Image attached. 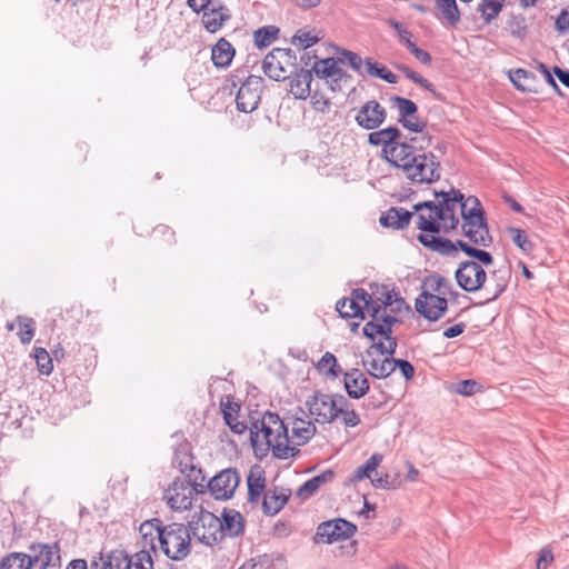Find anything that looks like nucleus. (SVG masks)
<instances>
[{
    "mask_svg": "<svg viewBox=\"0 0 569 569\" xmlns=\"http://www.w3.org/2000/svg\"><path fill=\"white\" fill-rule=\"evenodd\" d=\"M249 429L252 446L267 445L279 459L296 456L299 452L297 447L308 442L316 433V427L311 421L296 419L289 435L284 422L277 413L270 411L252 421Z\"/></svg>",
    "mask_w": 569,
    "mask_h": 569,
    "instance_id": "f257e3e1",
    "label": "nucleus"
},
{
    "mask_svg": "<svg viewBox=\"0 0 569 569\" xmlns=\"http://www.w3.org/2000/svg\"><path fill=\"white\" fill-rule=\"evenodd\" d=\"M431 138L427 136L412 137L403 144L389 150L391 164L402 171L403 176L415 183L430 184L441 177V166L438 158L427 151Z\"/></svg>",
    "mask_w": 569,
    "mask_h": 569,
    "instance_id": "f03ea898",
    "label": "nucleus"
},
{
    "mask_svg": "<svg viewBox=\"0 0 569 569\" xmlns=\"http://www.w3.org/2000/svg\"><path fill=\"white\" fill-rule=\"evenodd\" d=\"M140 530L146 545L148 542L147 538L150 536L151 549L156 550L153 540L157 538L160 549L173 561H181L190 555V526L187 527L183 523L177 522L162 526L159 519H152L142 523Z\"/></svg>",
    "mask_w": 569,
    "mask_h": 569,
    "instance_id": "7ed1b4c3",
    "label": "nucleus"
},
{
    "mask_svg": "<svg viewBox=\"0 0 569 569\" xmlns=\"http://www.w3.org/2000/svg\"><path fill=\"white\" fill-rule=\"evenodd\" d=\"M57 543L31 545L27 552H11L0 559V569H57L60 567Z\"/></svg>",
    "mask_w": 569,
    "mask_h": 569,
    "instance_id": "20e7f679",
    "label": "nucleus"
},
{
    "mask_svg": "<svg viewBox=\"0 0 569 569\" xmlns=\"http://www.w3.org/2000/svg\"><path fill=\"white\" fill-rule=\"evenodd\" d=\"M460 211L463 220V236L476 246L489 247L492 242V238L489 234V230L483 218L485 212L479 199L473 196L468 198L463 197Z\"/></svg>",
    "mask_w": 569,
    "mask_h": 569,
    "instance_id": "39448f33",
    "label": "nucleus"
},
{
    "mask_svg": "<svg viewBox=\"0 0 569 569\" xmlns=\"http://www.w3.org/2000/svg\"><path fill=\"white\" fill-rule=\"evenodd\" d=\"M347 405V399L341 395H327L322 392H315L306 400V407L316 422L329 423L333 421L340 412H343V407Z\"/></svg>",
    "mask_w": 569,
    "mask_h": 569,
    "instance_id": "423d86ee",
    "label": "nucleus"
},
{
    "mask_svg": "<svg viewBox=\"0 0 569 569\" xmlns=\"http://www.w3.org/2000/svg\"><path fill=\"white\" fill-rule=\"evenodd\" d=\"M296 60L297 57L291 49L274 48L264 57L262 69L270 79L282 81L293 72Z\"/></svg>",
    "mask_w": 569,
    "mask_h": 569,
    "instance_id": "0eeeda50",
    "label": "nucleus"
},
{
    "mask_svg": "<svg viewBox=\"0 0 569 569\" xmlns=\"http://www.w3.org/2000/svg\"><path fill=\"white\" fill-rule=\"evenodd\" d=\"M347 303L338 301L336 305V310L342 318H365V313L369 317H377V306H380L372 295L361 288L352 291L351 298H349V310L346 309Z\"/></svg>",
    "mask_w": 569,
    "mask_h": 569,
    "instance_id": "6e6552de",
    "label": "nucleus"
},
{
    "mask_svg": "<svg viewBox=\"0 0 569 569\" xmlns=\"http://www.w3.org/2000/svg\"><path fill=\"white\" fill-rule=\"evenodd\" d=\"M221 528L220 518L209 511L202 512L198 520L190 523L193 538L209 547L214 546L223 539Z\"/></svg>",
    "mask_w": 569,
    "mask_h": 569,
    "instance_id": "1a4fd4ad",
    "label": "nucleus"
},
{
    "mask_svg": "<svg viewBox=\"0 0 569 569\" xmlns=\"http://www.w3.org/2000/svg\"><path fill=\"white\" fill-rule=\"evenodd\" d=\"M196 487L186 478H177L164 491L163 500L174 511H183L192 506Z\"/></svg>",
    "mask_w": 569,
    "mask_h": 569,
    "instance_id": "9d476101",
    "label": "nucleus"
},
{
    "mask_svg": "<svg viewBox=\"0 0 569 569\" xmlns=\"http://www.w3.org/2000/svg\"><path fill=\"white\" fill-rule=\"evenodd\" d=\"M455 278L462 290L475 292L483 287L487 273L478 262L468 260L459 264L455 272Z\"/></svg>",
    "mask_w": 569,
    "mask_h": 569,
    "instance_id": "9b49d317",
    "label": "nucleus"
},
{
    "mask_svg": "<svg viewBox=\"0 0 569 569\" xmlns=\"http://www.w3.org/2000/svg\"><path fill=\"white\" fill-rule=\"evenodd\" d=\"M263 79L259 76H249L238 90L237 109L244 113L254 111L260 102Z\"/></svg>",
    "mask_w": 569,
    "mask_h": 569,
    "instance_id": "f8f14e48",
    "label": "nucleus"
},
{
    "mask_svg": "<svg viewBox=\"0 0 569 569\" xmlns=\"http://www.w3.org/2000/svg\"><path fill=\"white\" fill-rule=\"evenodd\" d=\"M357 527L345 520L335 519L319 525L316 533V542L333 543L345 540L355 535Z\"/></svg>",
    "mask_w": 569,
    "mask_h": 569,
    "instance_id": "ddd939ff",
    "label": "nucleus"
},
{
    "mask_svg": "<svg viewBox=\"0 0 569 569\" xmlns=\"http://www.w3.org/2000/svg\"><path fill=\"white\" fill-rule=\"evenodd\" d=\"M436 197L441 198L439 201L438 210L441 211L440 216L442 218V228L446 231L455 229L459 223V220L455 213L458 207L461 208L463 193L460 190L451 188V190L448 192H436Z\"/></svg>",
    "mask_w": 569,
    "mask_h": 569,
    "instance_id": "4468645a",
    "label": "nucleus"
},
{
    "mask_svg": "<svg viewBox=\"0 0 569 569\" xmlns=\"http://www.w3.org/2000/svg\"><path fill=\"white\" fill-rule=\"evenodd\" d=\"M415 210L418 212L417 216V228L421 230L422 234H433L440 232L442 224V218L438 206L432 201H425L417 203Z\"/></svg>",
    "mask_w": 569,
    "mask_h": 569,
    "instance_id": "2eb2a0df",
    "label": "nucleus"
},
{
    "mask_svg": "<svg viewBox=\"0 0 569 569\" xmlns=\"http://www.w3.org/2000/svg\"><path fill=\"white\" fill-rule=\"evenodd\" d=\"M416 310L429 321L439 320L448 309V301L445 297L437 296L429 291H422L416 299Z\"/></svg>",
    "mask_w": 569,
    "mask_h": 569,
    "instance_id": "dca6fc26",
    "label": "nucleus"
},
{
    "mask_svg": "<svg viewBox=\"0 0 569 569\" xmlns=\"http://www.w3.org/2000/svg\"><path fill=\"white\" fill-rule=\"evenodd\" d=\"M240 483V476L236 469H226L214 476L208 487L217 500L230 499Z\"/></svg>",
    "mask_w": 569,
    "mask_h": 569,
    "instance_id": "f3484780",
    "label": "nucleus"
},
{
    "mask_svg": "<svg viewBox=\"0 0 569 569\" xmlns=\"http://www.w3.org/2000/svg\"><path fill=\"white\" fill-rule=\"evenodd\" d=\"M386 117L387 111L385 107L376 100H370L359 108L355 120L362 129L376 130L385 122Z\"/></svg>",
    "mask_w": 569,
    "mask_h": 569,
    "instance_id": "a211bd4d",
    "label": "nucleus"
},
{
    "mask_svg": "<svg viewBox=\"0 0 569 569\" xmlns=\"http://www.w3.org/2000/svg\"><path fill=\"white\" fill-rule=\"evenodd\" d=\"M400 130L396 127H388L378 131H372L368 136V142L372 146H382L385 158L388 162H392L390 154L388 153L393 147L403 144L398 141L400 138Z\"/></svg>",
    "mask_w": 569,
    "mask_h": 569,
    "instance_id": "6ab92c4d",
    "label": "nucleus"
},
{
    "mask_svg": "<svg viewBox=\"0 0 569 569\" xmlns=\"http://www.w3.org/2000/svg\"><path fill=\"white\" fill-rule=\"evenodd\" d=\"M361 363L367 372L378 379L388 377L393 372L391 358L375 355V350H367Z\"/></svg>",
    "mask_w": 569,
    "mask_h": 569,
    "instance_id": "aec40b11",
    "label": "nucleus"
},
{
    "mask_svg": "<svg viewBox=\"0 0 569 569\" xmlns=\"http://www.w3.org/2000/svg\"><path fill=\"white\" fill-rule=\"evenodd\" d=\"M343 383L348 396L352 399H360L369 390V381L359 369L346 372Z\"/></svg>",
    "mask_w": 569,
    "mask_h": 569,
    "instance_id": "412c9836",
    "label": "nucleus"
},
{
    "mask_svg": "<svg viewBox=\"0 0 569 569\" xmlns=\"http://www.w3.org/2000/svg\"><path fill=\"white\" fill-rule=\"evenodd\" d=\"M230 18L231 13L227 7L212 3V7L202 14V23L207 31L214 33L220 30L223 23Z\"/></svg>",
    "mask_w": 569,
    "mask_h": 569,
    "instance_id": "4be33fe9",
    "label": "nucleus"
},
{
    "mask_svg": "<svg viewBox=\"0 0 569 569\" xmlns=\"http://www.w3.org/2000/svg\"><path fill=\"white\" fill-rule=\"evenodd\" d=\"M312 70L318 78L328 79L331 82H347L350 78L337 66V62L332 58L322 59L315 62Z\"/></svg>",
    "mask_w": 569,
    "mask_h": 569,
    "instance_id": "5701e85b",
    "label": "nucleus"
},
{
    "mask_svg": "<svg viewBox=\"0 0 569 569\" xmlns=\"http://www.w3.org/2000/svg\"><path fill=\"white\" fill-rule=\"evenodd\" d=\"M290 492L286 489L268 490L262 500V510L268 516H274L287 503Z\"/></svg>",
    "mask_w": 569,
    "mask_h": 569,
    "instance_id": "b1692460",
    "label": "nucleus"
},
{
    "mask_svg": "<svg viewBox=\"0 0 569 569\" xmlns=\"http://www.w3.org/2000/svg\"><path fill=\"white\" fill-rule=\"evenodd\" d=\"M248 485V500L250 502H258L262 492L266 489L264 471L260 466H253L247 477Z\"/></svg>",
    "mask_w": 569,
    "mask_h": 569,
    "instance_id": "393cba45",
    "label": "nucleus"
},
{
    "mask_svg": "<svg viewBox=\"0 0 569 569\" xmlns=\"http://www.w3.org/2000/svg\"><path fill=\"white\" fill-rule=\"evenodd\" d=\"M286 559L280 555H260L246 561L239 569H284Z\"/></svg>",
    "mask_w": 569,
    "mask_h": 569,
    "instance_id": "a878e982",
    "label": "nucleus"
},
{
    "mask_svg": "<svg viewBox=\"0 0 569 569\" xmlns=\"http://www.w3.org/2000/svg\"><path fill=\"white\" fill-rule=\"evenodd\" d=\"M312 81V73L309 70L301 69L297 72L289 82V91L297 99H306L310 94V84Z\"/></svg>",
    "mask_w": 569,
    "mask_h": 569,
    "instance_id": "bb28decb",
    "label": "nucleus"
},
{
    "mask_svg": "<svg viewBox=\"0 0 569 569\" xmlns=\"http://www.w3.org/2000/svg\"><path fill=\"white\" fill-rule=\"evenodd\" d=\"M412 217L413 213L403 208H390L380 217V223L383 227L403 229L410 223Z\"/></svg>",
    "mask_w": 569,
    "mask_h": 569,
    "instance_id": "cd10ccee",
    "label": "nucleus"
},
{
    "mask_svg": "<svg viewBox=\"0 0 569 569\" xmlns=\"http://www.w3.org/2000/svg\"><path fill=\"white\" fill-rule=\"evenodd\" d=\"M221 523V535L222 538L228 537H238L243 532V523L242 516L234 510L223 511L222 519H220Z\"/></svg>",
    "mask_w": 569,
    "mask_h": 569,
    "instance_id": "c85d7f7f",
    "label": "nucleus"
},
{
    "mask_svg": "<svg viewBox=\"0 0 569 569\" xmlns=\"http://www.w3.org/2000/svg\"><path fill=\"white\" fill-rule=\"evenodd\" d=\"M221 410L231 431L238 435L243 433L248 427L244 422L238 420L239 405L227 398L226 401H221Z\"/></svg>",
    "mask_w": 569,
    "mask_h": 569,
    "instance_id": "c756f323",
    "label": "nucleus"
},
{
    "mask_svg": "<svg viewBox=\"0 0 569 569\" xmlns=\"http://www.w3.org/2000/svg\"><path fill=\"white\" fill-rule=\"evenodd\" d=\"M418 240L427 248L442 254H450L459 248L458 242L455 243L449 239H443L433 234H419Z\"/></svg>",
    "mask_w": 569,
    "mask_h": 569,
    "instance_id": "7c9ffc66",
    "label": "nucleus"
},
{
    "mask_svg": "<svg viewBox=\"0 0 569 569\" xmlns=\"http://www.w3.org/2000/svg\"><path fill=\"white\" fill-rule=\"evenodd\" d=\"M234 56V49L229 41L220 39L212 48L211 59L216 67L226 68L228 67Z\"/></svg>",
    "mask_w": 569,
    "mask_h": 569,
    "instance_id": "2f4dec72",
    "label": "nucleus"
},
{
    "mask_svg": "<svg viewBox=\"0 0 569 569\" xmlns=\"http://www.w3.org/2000/svg\"><path fill=\"white\" fill-rule=\"evenodd\" d=\"M333 476H335L333 471L326 470L322 473L309 479L302 486H300V488L297 490V497H299L301 499H307V498L311 497L313 493H316L319 490V488L323 483L332 480Z\"/></svg>",
    "mask_w": 569,
    "mask_h": 569,
    "instance_id": "473e14b6",
    "label": "nucleus"
},
{
    "mask_svg": "<svg viewBox=\"0 0 569 569\" xmlns=\"http://www.w3.org/2000/svg\"><path fill=\"white\" fill-rule=\"evenodd\" d=\"M18 337L22 345H29L34 337L36 321L27 316H17Z\"/></svg>",
    "mask_w": 569,
    "mask_h": 569,
    "instance_id": "72a5a7b5",
    "label": "nucleus"
},
{
    "mask_svg": "<svg viewBox=\"0 0 569 569\" xmlns=\"http://www.w3.org/2000/svg\"><path fill=\"white\" fill-rule=\"evenodd\" d=\"M436 8L440 10L442 18L451 26L460 21V12L456 0H436Z\"/></svg>",
    "mask_w": 569,
    "mask_h": 569,
    "instance_id": "f704fd0d",
    "label": "nucleus"
},
{
    "mask_svg": "<svg viewBox=\"0 0 569 569\" xmlns=\"http://www.w3.org/2000/svg\"><path fill=\"white\" fill-rule=\"evenodd\" d=\"M505 0H481L478 3V11L486 23L496 19L503 8Z\"/></svg>",
    "mask_w": 569,
    "mask_h": 569,
    "instance_id": "c9c22d12",
    "label": "nucleus"
},
{
    "mask_svg": "<svg viewBox=\"0 0 569 569\" xmlns=\"http://www.w3.org/2000/svg\"><path fill=\"white\" fill-rule=\"evenodd\" d=\"M383 456L381 453H373L362 466L358 467L352 481L357 482L365 478L371 480L372 473L376 471L377 467L381 463Z\"/></svg>",
    "mask_w": 569,
    "mask_h": 569,
    "instance_id": "e433bc0d",
    "label": "nucleus"
},
{
    "mask_svg": "<svg viewBox=\"0 0 569 569\" xmlns=\"http://www.w3.org/2000/svg\"><path fill=\"white\" fill-rule=\"evenodd\" d=\"M425 284L430 290L429 292L445 298L451 290L450 280L440 274H432L428 277Z\"/></svg>",
    "mask_w": 569,
    "mask_h": 569,
    "instance_id": "4c0bfd02",
    "label": "nucleus"
},
{
    "mask_svg": "<svg viewBox=\"0 0 569 569\" xmlns=\"http://www.w3.org/2000/svg\"><path fill=\"white\" fill-rule=\"evenodd\" d=\"M278 34L279 28L276 26H266L259 28L253 33L254 43L258 48H266L277 39Z\"/></svg>",
    "mask_w": 569,
    "mask_h": 569,
    "instance_id": "58836bf2",
    "label": "nucleus"
},
{
    "mask_svg": "<svg viewBox=\"0 0 569 569\" xmlns=\"http://www.w3.org/2000/svg\"><path fill=\"white\" fill-rule=\"evenodd\" d=\"M127 569H153V561L148 550H140L127 561Z\"/></svg>",
    "mask_w": 569,
    "mask_h": 569,
    "instance_id": "ea45409f",
    "label": "nucleus"
},
{
    "mask_svg": "<svg viewBox=\"0 0 569 569\" xmlns=\"http://www.w3.org/2000/svg\"><path fill=\"white\" fill-rule=\"evenodd\" d=\"M511 82L522 91H532L531 84L535 81V76L523 69H517L510 73Z\"/></svg>",
    "mask_w": 569,
    "mask_h": 569,
    "instance_id": "a19ab883",
    "label": "nucleus"
},
{
    "mask_svg": "<svg viewBox=\"0 0 569 569\" xmlns=\"http://www.w3.org/2000/svg\"><path fill=\"white\" fill-rule=\"evenodd\" d=\"M318 369L325 371L327 376L336 378L341 372V368L337 362L336 357L326 352L318 362Z\"/></svg>",
    "mask_w": 569,
    "mask_h": 569,
    "instance_id": "79ce46f5",
    "label": "nucleus"
},
{
    "mask_svg": "<svg viewBox=\"0 0 569 569\" xmlns=\"http://www.w3.org/2000/svg\"><path fill=\"white\" fill-rule=\"evenodd\" d=\"M458 246L469 257L477 259L486 266L492 264L493 258L489 252L473 248L462 240H458Z\"/></svg>",
    "mask_w": 569,
    "mask_h": 569,
    "instance_id": "37998d69",
    "label": "nucleus"
},
{
    "mask_svg": "<svg viewBox=\"0 0 569 569\" xmlns=\"http://www.w3.org/2000/svg\"><path fill=\"white\" fill-rule=\"evenodd\" d=\"M507 232L511 238L512 242L523 252L528 253L532 250V242L529 240L528 236L523 230L512 227L508 228Z\"/></svg>",
    "mask_w": 569,
    "mask_h": 569,
    "instance_id": "c03bdc74",
    "label": "nucleus"
},
{
    "mask_svg": "<svg viewBox=\"0 0 569 569\" xmlns=\"http://www.w3.org/2000/svg\"><path fill=\"white\" fill-rule=\"evenodd\" d=\"M34 359L38 366V370L42 375H50L52 372V359L49 352L44 348L36 347L34 348Z\"/></svg>",
    "mask_w": 569,
    "mask_h": 569,
    "instance_id": "a18cd8bd",
    "label": "nucleus"
},
{
    "mask_svg": "<svg viewBox=\"0 0 569 569\" xmlns=\"http://www.w3.org/2000/svg\"><path fill=\"white\" fill-rule=\"evenodd\" d=\"M392 102L399 112V119L409 118L417 112V104L410 99L393 97Z\"/></svg>",
    "mask_w": 569,
    "mask_h": 569,
    "instance_id": "49530a36",
    "label": "nucleus"
},
{
    "mask_svg": "<svg viewBox=\"0 0 569 569\" xmlns=\"http://www.w3.org/2000/svg\"><path fill=\"white\" fill-rule=\"evenodd\" d=\"M385 341H380L378 343H373L368 350H375V355H379L382 357H388L395 353L397 348V342L395 339L388 335V337H383Z\"/></svg>",
    "mask_w": 569,
    "mask_h": 569,
    "instance_id": "de8ad7c7",
    "label": "nucleus"
},
{
    "mask_svg": "<svg viewBox=\"0 0 569 569\" xmlns=\"http://www.w3.org/2000/svg\"><path fill=\"white\" fill-rule=\"evenodd\" d=\"M363 335L369 339L373 340L377 335L388 337L391 335V329L387 326H381L380 321L371 320L363 327Z\"/></svg>",
    "mask_w": 569,
    "mask_h": 569,
    "instance_id": "09e8293b",
    "label": "nucleus"
},
{
    "mask_svg": "<svg viewBox=\"0 0 569 569\" xmlns=\"http://www.w3.org/2000/svg\"><path fill=\"white\" fill-rule=\"evenodd\" d=\"M342 59L347 60L349 66L358 73H365V60H362V58L359 54L352 51L342 50L341 58H339V60Z\"/></svg>",
    "mask_w": 569,
    "mask_h": 569,
    "instance_id": "8fccbe9b",
    "label": "nucleus"
},
{
    "mask_svg": "<svg viewBox=\"0 0 569 569\" xmlns=\"http://www.w3.org/2000/svg\"><path fill=\"white\" fill-rule=\"evenodd\" d=\"M130 557L131 556L122 550H113L104 558V561L110 562L111 569H113V567L119 569L122 565L124 569H127V561L130 560Z\"/></svg>",
    "mask_w": 569,
    "mask_h": 569,
    "instance_id": "3c124183",
    "label": "nucleus"
},
{
    "mask_svg": "<svg viewBox=\"0 0 569 569\" xmlns=\"http://www.w3.org/2000/svg\"><path fill=\"white\" fill-rule=\"evenodd\" d=\"M295 44H299L302 49H308L319 41L317 36L311 34L309 31L298 30L292 39Z\"/></svg>",
    "mask_w": 569,
    "mask_h": 569,
    "instance_id": "603ef678",
    "label": "nucleus"
},
{
    "mask_svg": "<svg viewBox=\"0 0 569 569\" xmlns=\"http://www.w3.org/2000/svg\"><path fill=\"white\" fill-rule=\"evenodd\" d=\"M391 362L393 371L396 370V368H399L401 375L406 378V380H410L413 377L415 368L409 361L391 358Z\"/></svg>",
    "mask_w": 569,
    "mask_h": 569,
    "instance_id": "864d4df0",
    "label": "nucleus"
},
{
    "mask_svg": "<svg viewBox=\"0 0 569 569\" xmlns=\"http://www.w3.org/2000/svg\"><path fill=\"white\" fill-rule=\"evenodd\" d=\"M480 389V386L475 380H461L457 383L456 392L462 396L475 395Z\"/></svg>",
    "mask_w": 569,
    "mask_h": 569,
    "instance_id": "5fc2aeb1",
    "label": "nucleus"
},
{
    "mask_svg": "<svg viewBox=\"0 0 569 569\" xmlns=\"http://www.w3.org/2000/svg\"><path fill=\"white\" fill-rule=\"evenodd\" d=\"M371 483L375 488H378V489H395L396 488V485L393 483V481H390L389 480V476L387 473L385 475H379L377 471H375L372 473V477H371Z\"/></svg>",
    "mask_w": 569,
    "mask_h": 569,
    "instance_id": "6e6d98bb",
    "label": "nucleus"
},
{
    "mask_svg": "<svg viewBox=\"0 0 569 569\" xmlns=\"http://www.w3.org/2000/svg\"><path fill=\"white\" fill-rule=\"evenodd\" d=\"M553 561V553L549 546L543 547L537 559V569H547Z\"/></svg>",
    "mask_w": 569,
    "mask_h": 569,
    "instance_id": "4d7b16f0",
    "label": "nucleus"
},
{
    "mask_svg": "<svg viewBox=\"0 0 569 569\" xmlns=\"http://www.w3.org/2000/svg\"><path fill=\"white\" fill-rule=\"evenodd\" d=\"M405 128L413 132H422L426 123L413 116L405 119H399Z\"/></svg>",
    "mask_w": 569,
    "mask_h": 569,
    "instance_id": "13d9d810",
    "label": "nucleus"
},
{
    "mask_svg": "<svg viewBox=\"0 0 569 569\" xmlns=\"http://www.w3.org/2000/svg\"><path fill=\"white\" fill-rule=\"evenodd\" d=\"M377 317H371L376 321H380L381 326H387L391 329V326L398 321V319L395 316L388 315L385 309L381 308V306H377Z\"/></svg>",
    "mask_w": 569,
    "mask_h": 569,
    "instance_id": "bf43d9fd",
    "label": "nucleus"
},
{
    "mask_svg": "<svg viewBox=\"0 0 569 569\" xmlns=\"http://www.w3.org/2000/svg\"><path fill=\"white\" fill-rule=\"evenodd\" d=\"M386 69V67L373 62L371 59L365 60V72L371 77L381 78V74L385 73Z\"/></svg>",
    "mask_w": 569,
    "mask_h": 569,
    "instance_id": "052dcab7",
    "label": "nucleus"
},
{
    "mask_svg": "<svg viewBox=\"0 0 569 569\" xmlns=\"http://www.w3.org/2000/svg\"><path fill=\"white\" fill-rule=\"evenodd\" d=\"M311 104L315 110L322 113L328 112L330 109L329 100L323 96H319L317 93L311 96Z\"/></svg>",
    "mask_w": 569,
    "mask_h": 569,
    "instance_id": "680f3d73",
    "label": "nucleus"
},
{
    "mask_svg": "<svg viewBox=\"0 0 569 569\" xmlns=\"http://www.w3.org/2000/svg\"><path fill=\"white\" fill-rule=\"evenodd\" d=\"M388 24L390 27H392L397 33H398V37L401 41H403L405 39L407 38H411V32L406 29L400 22H398L397 20L392 19V18H389L387 20Z\"/></svg>",
    "mask_w": 569,
    "mask_h": 569,
    "instance_id": "e2e57ef3",
    "label": "nucleus"
},
{
    "mask_svg": "<svg viewBox=\"0 0 569 569\" xmlns=\"http://www.w3.org/2000/svg\"><path fill=\"white\" fill-rule=\"evenodd\" d=\"M343 416V423L346 427H356L360 423V418L355 410H345L340 412Z\"/></svg>",
    "mask_w": 569,
    "mask_h": 569,
    "instance_id": "0e129e2a",
    "label": "nucleus"
},
{
    "mask_svg": "<svg viewBox=\"0 0 569 569\" xmlns=\"http://www.w3.org/2000/svg\"><path fill=\"white\" fill-rule=\"evenodd\" d=\"M556 29L561 33L569 30V12L567 10H562L557 17Z\"/></svg>",
    "mask_w": 569,
    "mask_h": 569,
    "instance_id": "69168bd1",
    "label": "nucleus"
},
{
    "mask_svg": "<svg viewBox=\"0 0 569 569\" xmlns=\"http://www.w3.org/2000/svg\"><path fill=\"white\" fill-rule=\"evenodd\" d=\"M466 329V325L465 323H457V325H453L449 328H447L445 331H443V336L446 338H455V337H458L459 335H461Z\"/></svg>",
    "mask_w": 569,
    "mask_h": 569,
    "instance_id": "338daca9",
    "label": "nucleus"
},
{
    "mask_svg": "<svg viewBox=\"0 0 569 569\" xmlns=\"http://www.w3.org/2000/svg\"><path fill=\"white\" fill-rule=\"evenodd\" d=\"M552 72L557 76L559 81L567 88H569V71L562 70L559 67H553Z\"/></svg>",
    "mask_w": 569,
    "mask_h": 569,
    "instance_id": "774afa93",
    "label": "nucleus"
}]
</instances>
